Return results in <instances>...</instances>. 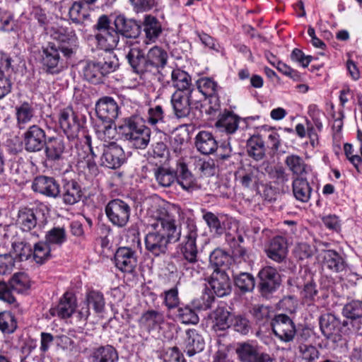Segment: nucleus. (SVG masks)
Instances as JSON below:
<instances>
[{
	"mask_svg": "<svg viewBox=\"0 0 362 362\" xmlns=\"http://www.w3.org/2000/svg\"><path fill=\"white\" fill-rule=\"evenodd\" d=\"M180 209L166 205L163 202L154 203L148 211V233L145 236L146 250L154 257L167 253L170 243L180 240L182 228L177 220Z\"/></svg>",
	"mask_w": 362,
	"mask_h": 362,
	"instance_id": "1",
	"label": "nucleus"
},
{
	"mask_svg": "<svg viewBox=\"0 0 362 362\" xmlns=\"http://www.w3.org/2000/svg\"><path fill=\"white\" fill-rule=\"evenodd\" d=\"M119 128L123 131L125 139L136 148L144 149L148 146L151 129L144 124L141 116L135 115L124 119Z\"/></svg>",
	"mask_w": 362,
	"mask_h": 362,
	"instance_id": "2",
	"label": "nucleus"
},
{
	"mask_svg": "<svg viewBox=\"0 0 362 362\" xmlns=\"http://www.w3.org/2000/svg\"><path fill=\"white\" fill-rule=\"evenodd\" d=\"M47 223V217L38 209L21 208L17 214L16 224L23 232L37 238Z\"/></svg>",
	"mask_w": 362,
	"mask_h": 362,
	"instance_id": "3",
	"label": "nucleus"
},
{
	"mask_svg": "<svg viewBox=\"0 0 362 362\" xmlns=\"http://www.w3.org/2000/svg\"><path fill=\"white\" fill-rule=\"evenodd\" d=\"M105 211L109 221L115 226L122 228L129 222L131 208L122 199H115L110 201Z\"/></svg>",
	"mask_w": 362,
	"mask_h": 362,
	"instance_id": "4",
	"label": "nucleus"
},
{
	"mask_svg": "<svg viewBox=\"0 0 362 362\" xmlns=\"http://www.w3.org/2000/svg\"><path fill=\"white\" fill-rule=\"evenodd\" d=\"M126 57L134 72L141 76L149 73H154L147 55L145 54L144 50L139 46L136 45L129 47Z\"/></svg>",
	"mask_w": 362,
	"mask_h": 362,
	"instance_id": "5",
	"label": "nucleus"
},
{
	"mask_svg": "<svg viewBox=\"0 0 362 362\" xmlns=\"http://www.w3.org/2000/svg\"><path fill=\"white\" fill-rule=\"evenodd\" d=\"M197 226L193 221H188L186 228L183 231V239L180 245V250L185 260L194 259V257H197Z\"/></svg>",
	"mask_w": 362,
	"mask_h": 362,
	"instance_id": "6",
	"label": "nucleus"
},
{
	"mask_svg": "<svg viewBox=\"0 0 362 362\" xmlns=\"http://www.w3.org/2000/svg\"><path fill=\"white\" fill-rule=\"evenodd\" d=\"M59 123L68 139H73L78 136L81 124L77 113L71 107H66L60 110Z\"/></svg>",
	"mask_w": 362,
	"mask_h": 362,
	"instance_id": "7",
	"label": "nucleus"
},
{
	"mask_svg": "<svg viewBox=\"0 0 362 362\" xmlns=\"http://www.w3.org/2000/svg\"><path fill=\"white\" fill-rule=\"evenodd\" d=\"M23 137L25 149L30 153L40 151L47 141L45 130L35 124L30 126Z\"/></svg>",
	"mask_w": 362,
	"mask_h": 362,
	"instance_id": "8",
	"label": "nucleus"
},
{
	"mask_svg": "<svg viewBox=\"0 0 362 362\" xmlns=\"http://www.w3.org/2000/svg\"><path fill=\"white\" fill-rule=\"evenodd\" d=\"M100 158L101 165L108 168L116 169L122 165L125 160V155L121 146L115 142L104 144Z\"/></svg>",
	"mask_w": 362,
	"mask_h": 362,
	"instance_id": "9",
	"label": "nucleus"
},
{
	"mask_svg": "<svg viewBox=\"0 0 362 362\" xmlns=\"http://www.w3.org/2000/svg\"><path fill=\"white\" fill-rule=\"evenodd\" d=\"M259 286L262 294L266 295L274 291L281 284V276L277 270L272 267L262 268L258 274Z\"/></svg>",
	"mask_w": 362,
	"mask_h": 362,
	"instance_id": "10",
	"label": "nucleus"
},
{
	"mask_svg": "<svg viewBox=\"0 0 362 362\" xmlns=\"http://www.w3.org/2000/svg\"><path fill=\"white\" fill-rule=\"evenodd\" d=\"M272 327L274 334L280 339H293L296 332L294 322L285 314L275 315Z\"/></svg>",
	"mask_w": 362,
	"mask_h": 362,
	"instance_id": "11",
	"label": "nucleus"
},
{
	"mask_svg": "<svg viewBox=\"0 0 362 362\" xmlns=\"http://www.w3.org/2000/svg\"><path fill=\"white\" fill-rule=\"evenodd\" d=\"M192 91L176 90L171 96V104L176 117H187L191 111Z\"/></svg>",
	"mask_w": 362,
	"mask_h": 362,
	"instance_id": "12",
	"label": "nucleus"
},
{
	"mask_svg": "<svg viewBox=\"0 0 362 362\" xmlns=\"http://www.w3.org/2000/svg\"><path fill=\"white\" fill-rule=\"evenodd\" d=\"M208 282L218 297L228 296L231 292V283L224 269H214Z\"/></svg>",
	"mask_w": 362,
	"mask_h": 362,
	"instance_id": "13",
	"label": "nucleus"
},
{
	"mask_svg": "<svg viewBox=\"0 0 362 362\" xmlns=\"http://www.w3.org/2000/svg\"><path fill=\"white\" fill-rule=\"evenodd\" d=\"M115 263L122 272L132 273L137 265L136 252L129 247H119L115 255Z\"/></svg>",
	"mask_w": 362,
	"mask_h": 362,
	"instance_id": "14",
	"label": "nucleus"
},
{
	"mask_svg": "<svg viewBox=\"0 0 362 362\" xmlns=\"http://www.w3.org/2000/svg\"><path fill=\"white\" fill-rule=\"evenodd\" d=\"M34 192L46 197L57 198L60 195V187L58 182L51 177L38 176L35 177L32 184Z\"/></svg>",
	"mask_w": 362,
	"mask_h": 362,
	"instance_id": "15",
	"label": "nucleus"
},
{
	"mask_svg": "<svg viewBox=\"0 0 362 362\" xmlns=\"http://www.w3.org/2000/svg\"><path fill=\"white\" fill-rule=\"evenodd\" d=\"M95 112L102 122H114L118 116L119 107L112 98L105 96L97 102Z\"/></svg>",
	"mask_w": 362,
	"mask_h": 362,
	"instance_id": "16",
	"label": "nucleus"
},
{
	"mask_svg": "<svg viewBox=\"0 0 362 362\" xmlns=\"http://www.w3.org/2000/svg\"><path fill=\"white\" fill-rule=\"evenodd\" d=\"M42 64L46 72L52 74L59 73L62 66L60 64L59 49L50 44L43 48Z\"/></svg>",
	"mask_w": 362,
	"mask_h": 362,
	"instance_id": "17",
	"label": "nucleus"
},
{
	"mask_svg": "<svg viewBox=\"0 0 362 362\" xmlns=\"http://www.w3.org/2000/svg\"><path fill=\"white\" fill-rule=\"evenodd\" d=\"M76 308V298L71 293L66 292L61 298L58 305L50 308L49 313L52 316L65 319L71 316Z\"/></svg>",
	"mask_w": 362,
	"mask_h": 362,
	"instance_id": "18",
	"label": "nucleus"
},
{
	"mask_svg": "<svg viewBox=\"0 0 362 362\" xmlns=\"http://www.w3.org/2000/svg\"><path fill=\"white\" fill-rule=\"evenodd\" d=\"M261 175L258 168L250 165L240 168L236 174L242 186L249 189L258 187Z\"/></svg>",
	"mask_w": 362,
	"mask_h": 362,
	"instance_id": "19",
	"label": "nucleus"
},
{
	"mask_svg": "<svg viewBox=\"0 0 362 362\" xmlns=\"http://www.w3.org/2000/svg\"><path fill=\"white\" fill-rule=\"evenodd\" d=\"M230 316L229 312L223 307H218L210 315V318L212 320V329L217 334L218 337H224L228 332L227 329H230L228 318Z\"/></svg>",
	"mask_w": 362,
	"mask_h": 362,
	"instance_id": "20",
	"label": "nucleus"
},
{
	"mask_svg": "<svg viewBox=\"0 0 362 362\" xmlns=\"http://www.w3.org/2000/svg\"><path fill=\"white\" fill-rule=\"evenodd\" d=\"M115 29L117 34L126 37H136L140 33L139 24L133 19H129L124 16H117L114 21Z\"/></svg>",
	"mask_w": 362,
	"mask_h": 362,
	"instance_id": "21",
	"label": "nucleus"
},
{
	"mask_svg": "<svg viewBox=\"0 0 362 362\" xmlns=\"http://www.w3.org/2000/svg\"><path fill=\"white\" fill-rule=\"evenodd\" d=\"M197 83L199 92L204 96L209 97L210 103H212L213 100L214 105L211 107V109L214 111L218 110L220 103L217 96L218 89L217 83L210 78L204 77L199 79Z\"/></svg>",
	"mask_w": 362,
	"mask_h": 362,
	"instance_id": "22",
	"label": "nucleus"
},
{
	"mask_svg": "<svg viewBox=\"0 0 362 362\" xmlns=\"http://www.w3.org/2000/svg\"><path fill=\"white\" fill-rule=\"evenodd\" d=\"M266 252L269 259L278 263L284 262L288 253L287 243L285 238L281 236L274 238L266 250Z\"/></svg>",
	"mask_w": 362,
	"mask_h": 362,
	"instance_id": "23",
	"label": "nucleus"
},
{
	"mask_svg": "<svg viewBox=\"0 0 362 362\" xmlns=\"http://www.w3.org/2000/svg\"><path fill=\"white\" fill-rule=\"evenodd\" d=\"M195 146L201 153L209 155L216 151L218 143L211 132L201 131L195 137Z\"/></svg>",
	"mask_w": 362,
	"mask_h": 362,
	"instance_id": "24",
	"label": "nucleus"
},
{
	"mask_svg": "<svg viewBox=\"0 0 362 362\" xmlns=\"http://www.w3.org/2000/svg\"><path fill=\"white\" fill-rule=\"evenodd\" d=\"M143 26L145 33L144 42L146 44L155 42L162 33L163 29L160 23L153 16H145Z\"/></svg>",
	"mask_w": 362,
	"mask_h": 362,
	"instance_id": "25",
	"label": "nucleus"
},
{
	"mask_svg": "<svg viewBox=\"0 0 362 362\" xmlns=\"http://www.w3.org/2000/svg\"><path fill=\"white\" fill-rule=\"evenodd\" d=\"M176 173V180L182 188L188 192H192L200 188L197 180L189 171L187 165L180 163Z\"/></svg>",
	"mask_w": 362,
	"mask_h": 362,
	"instance_id": "26",
	"label": "nucleus"
},
{
	"mask_svg": "<svg viewBox=\"0 0 362 362\" xmlns=\"http://www.w3.org/2000/svg\"><path fill=\"white\" fill-rule=\"evenodd\" d=\"M45 156L49 160H59L65 151V144L62 137H49L45 144Z\"/></svg>",
	"mask_w": 362,
	"mask_h": 362,
	"instance_id": "27",
	"label": "nucleus"
},
{
	"mask_svg": "<svg viewBox=\"0 0 362 362\" xmlns=\"http://www.w3.org/2000/svg\"><path fill=\"white\" fill-rule=\"evenodd\" d=\"M62 196L65 204L73 205L78 203L83 196L80 185L74 180L65 182Z\"/></svg>",
	"mask_w": 362,
	"mask_h": 362,
	"instance_id": "28",
	"label": "nucleus"
},
{
	"mask_svg": "<svg viewBox=\"0 0 362 362\" xmlns=\"http://www.w3.org/2000/svg\"><path fill=\"white\" fill-rule=\"evenodd\" d=\"M95 40L99 48L105 52H110L117 47L119 41V35L115 29H112L106 32L97 33Z\"/></svg>",
	"mask_w": 362,
	"mask_h": 362,
	"instance_id": "29",
	"label": "nucleus"
},
{
	"mask_svg": "<svg viewBox=\"0 0 362 362\" xmlns=\"http://www.w3.org/2000/svg\"><path fill=\"white\" fill-rule=\"evenodd\" d=\"M320 257L322 258L323 265L332 271L339 272L345 267L343 258L333 250L322 251Z\"/></svg>",
	"mask_w": 362,
	"mask_h": 362,
	"instance_id": "30",
	"label": "nucleus"
},
{
	"mask_svg": "<svg viewBox=\"0 0 362 362\" xmlns=\"http://www.w3.org/2000/svg\"><path fill=\"white\" fill-rule=\"evenodd\" d=\"M17 125L19 129L25 128V126L30 122L35 117V110L32 103L24 102L15 108Z\"/></svg>",
	"mask_w": 362,
	"mask_h": 362,
	"instance_id": "31",
	"label": "nucleus"
},
{
	"mask_svg": "<svg viewBox=\"0 0 362 362\" xmlns=\"http://www.w3.org/2000/svg\"><path fill=\"white\" fill-rule=\"evenodd\" d=\"M295 198L301 202H308L310 198L312 189L306 179L296 177L292 183Z\"/></svg>",
	"mask_w": 362,
	"mask_h": 362,
	"instance_id": "32",
	"label": "nucleus"
},
{
	"mask_svg": "<svg viewBox=\"0 0 362 362\" xmlns=\"http://www.w3.org/2000/svg\"><path fill=\"white\" fill-rule=\"evenodd\" d=\"M171 81L177 90L194 91L191 77L185 71L180 69H174L171 73Z\"/></svg>",
	"mask_w": 362,
	"mask_h": 362,
	"instance_id": "33",
	"label": "nucleus"
},
{
	"mask_svg": "<svg viewBox=\"0 0 362 362\" xmlns=\"http://www.w3.org/2000/svg\"><path fill=\"white\" fill-rule=\"evenodd\" d=\"M97 137L110 144L111 142H115L117 132L114 122H103L100 124H97L95 128Z\"/></svg>",
	"mask_w": 362,
	"mask_h": 362,
	"instance_id": "34",
	"label": "nucleus"
},
{
	"mask_svg": "<svg viewBox=\"0 0 362 362\" xmlns=\"http://www.w3.org/2000/svg\"><path fill=\"white\" fill-rule=\"evenodd\" d=\"M284 163L293 175L302 177V176L308 173L307 164L303 158L298 155L291 154L286 156Z\"/></svg>",
	"mask_w": 362,
	"mask_h": 362,
	"instance_id": "35",
	"label": "nucleus"
},
{
	"mask_svg": "<svg viewBox=\"0 0 362 362\" xmlns=\"http://www.w3.org/2000/svg\"><path fill=\"white\" fill-rule=\"evenodd\" d=\"M83 74L84 78L93 83H102L105 76L98 61L87 62L83 69Z\"/></svg>",
	"mask_w": 362,
	"mask_h": 362,
	"instance_id": "36",
	"label": "nucleus"
},
{
	"mask_svg": "<svg viewBox=\"0 0 362 362\" xmlns=\"http://www.w3.org/2000/svg\"><path fill=\"white\" fill-rule=\"evenodd\" d=\"M247 153L256 160H262L265 155V147L262 139L259 136H253L247 144Z\"/></svg>",
	"mask_w": 362,
	"mask_h": 362,
	"instance_id": "37",
	"label": "nucleus"
},
{
	"mask_svg": "<svg viewBox=\"0 0 362 362\" xmlns=\"http://www.w3.org/2000/svg\"><path fill=\"white\" fill-rule=\"evenodd\" d=\"M146 55L154 72L157 71L160 67H163L167 63V52L157 46L152 47Z\"/></svg>",
	"mask_w": 362,
	"mask_h": 362,
	"instance_id": "38",
	"label": "nucleus"
},
{
	"mask_svg": "<svg viewBox=\"0 0 362 362\" xmlns=\"http://www.w3.org/2000/svg\"><path fill=\"white\" fill-rule=\"evenodd\" d=\"M117 360V353L112 346L99 347L93 353V362H116Z\"/></svg>",
	"mask_w": 362,
	"mask_h": 362,
	"instance_id": "39",
	"label": "nucleus"
},
{
	"mask_svg": "<svg viewBox=\"0 0 362 362\" xmlns=\"http://www.w3.org/2000/svg\"><path fill=\"white\" fill-rule=\"evenodd\" d=\"M154 176L160 186L168 187L175 181L176 173L170 168L158 167L154 169Z\"/></svg>",
	"mask_w": 362,
	"mask_h": 362,
	"instance_id": "40",
	"label": "nucleus"
},
{
	"mask_svg": "<svg viewBox=\"0 0 362 362\" xmlns=\"http://www.w3.org/2000/svg\"><path fill=\"white\" fill-rule=\"evenodd\" d=\"M52 37L62 43L75 44L77 37L74 30L70 27L59 26L53 28Z\"/></svg>",
	"mask_w": 362,
	"mask_h": 362,
	"instance_id": "41",
	"label": "nucleus"
},
{
	"mask_svg": "<svg viewBox=\"0 0 362 362\" xmlns=\"http://www.w3.org/2000/svg\"><path fill=\"white\" fill-rule=\"evenodd\" d=\"M337 326L338 321L334 315L325 313L321 315L320 318V327L326 338L329 339L332 337Z\"/></svg>",
	"mask_w": 362,
	"mask_h": 362,
	"instance_id": "42",
	"label": "nucleus"
},
{
	"mask_svg": "<svg viewBox=\"0 0 362 362\" xmlns=\"http://www.w3.org/2000/svg\"><path fill=\"white\" fill-rule=\"evenodd\" d=\"M9 284L12 291L21 293L29 289L30 280L25 272H18L10 279Z\"/></svg>",
	"mask_w": 362,
	"mask_h": 362,
	"instance_id": "43",
	"label": "nucleus"
},
{
	"mask_svg": "<svg viewBox=\"0 0 362 362\" xmlns=\"http://www.w3.org/2000/svg\"><path fill=\"white\" fill-rule=\"evenodd\" d=\"M66 240V233L63 227H54L45 235V242L50 245L61 246Z\"/></svg>",
	"mask_w": 362,
	"mask_h": 362,
	"instance_id": "44",
	"label": "nucleus"
},
{
	"mask_svg": "<svg viewBox=\"0 0 362 362\" xmlns=\"http://www.w3.org/2000/svg\"><path fill=\"white\" fill-rule=\"evenodd\" d=\"M236 353L243 362H255L258 356L257 349L247 342L240 343L236 349Z\"/></svg>",
	"mask_w": 362,
	"mask_h": 362,
	"instance_id": "45",
	"label": "nucleus"
},
{
	"mask_svg": "<svg viewBox=\"0 0 362 362\" xmlns=\"http://www.w3.org/2000/svg\"><path fill=\"white\" fill-rule=\"evenodd\" d=\"M216 127L228 134H233L238 127V119L232 114L223 115L216 122Z\"/></svg>",
	"mask_w": 362,
	"mask_h": 362,
	"instance_id": "46",
	"label": "nucleus"
},
{
	"mask_svg": "<svg viewBox=\"0 0 362 362\" xmlns=\"http://www.w3.org/2000/svg\"><path fill=\"white\" fill-rule=\"evenodd\" d=\"M164 321V315L163 313L150 310L141 315L139 322L141 325L146 327H151L160 325Z\"/></svg>",
	"mask_w": 362,
	"mask_h": 362,
	"instance_id": "47",
	"label": "nucleus"
},
{
	"mask_svg": "<svg viewBox=\"0 0 362 362\" xmlns=\"http://www.w3.org/2000/svg\"><path fill=\"white\" fill-rule=\"evenodd\" d=\"M104 76L116 71L119 67V60L112 52H107L103 58L98 61Z\"/></svg>",
	"mask_w": 362,
	"mask_h": 362,
	"instance_id": "48",
	"label": "nucleus"
},
{
	"mask_svg": "<svg viewBox=\"0 0 362 362\" xmlns=\"http://www.w3.org/2000/svg\"><path fill=\"white\" fill-rule=\"evenodd\" d=\"M197 311L191 303L190 305L179 308L177 310V317L182 323L197 324L199 322V317Z\"/></svg>",
	"mask_w": 362,
	"mask_h": 362,
	"instance_id": "49",
	"label": "nucleus"
},
{
	"mask_svg": "<svg viewBox=\"0 0 362 362\" xmlns=\"http://www.w3.org/2000/svg\"><path fill=\"white\" fill-rule=\"evenodd\" d=\"M32 257L37 264H43L50 257V246L46 242L35 244Z\"/></svg>",
	"mask_w": 362,
	"mask_h": 362,
	"instance_id": "50",
	"label": "nucleus"
},
{
	"mask_svg": "<svg viewBox=\"0 0 362 362\" xmlns=\"http://www.w3.org/2000/svg\"><path fill=\"white\" fill-rule=\"evenodd\" d=\"M88 305H91L95 313H102L105 308V298L103 294L97 291H90L87 293L85 300Z\"/></svg>",
	"mask_w": 362,
	"mask_h": 362,
	"instance_id": "51",
	"label": "nucleus"
},
{
	"mask_svg": "<svg viewBox=\"0 0 362 362\" xmlns=\"http://www.w3.org/2000/svg\"><path fill=\"white\" fill-rule=\"evenodd\" d=\"M342 314L345 317L352 320L362 318V302L354 300L346 304Z\"/></svg>",
	"mask_w": 362,
	"mask_h": 362,
	"instance_id": "52",
	"label": "nucleus"
},
{
	"mask_svg": "<svg viewBox=\"0 0 362 362\" xmlns=\"http://www.w3.org/2000/svg\"><path fill=\"white\" fill-rule=\"evenodd\" d=\"M230 261V256L221 249L214 250L209 256L210 264L216 269H223Z\"/></svg>",
	"mask_w": 362,
	"mask_h": 362,
	"instance_id": "53",
	"label": "nucleus"
},
{
	"mask_svg": "<svg viewBox=\"0 0 362 362\" xmlns=\"http://www.w3.org/2000/svg\"><path fill=\"white\" fill-rule=\"evenodd\" d=\"M235 284L243 292L252 291L255 288V279L249 273H241L235 277Z\"/></svg>",
	"mask_w": 362,
	"mask_h": 362,
	"instance_id": "54",
	"label": "nucleus"
},
{
	"mask_svg": "<svg viewBox=\"0 0 362 362\" xmlns=\"http://www.w3.org/2000/svg\"><path fill=\"white\" fill-rule=\"evenodd\" d=\"M17 327L14 316L10 312L0 313V329L4 333H13Z\"/></svg>",
	"mask_w": 362,
	"mask_h": 362,
	"instance_id": "55",
	"label": "nucleus"
},
{
	"mask_svg": "<svg viewBox=\"0 0 362 362\" xmlns=\"http://www.w3.org/2000/svg\"><path fill=\"white\" fill-rule=\"evenodd\" d=\"M70 18L76 23H81L84 21L88 16L87 10L83 7L82 3L76 1L69 8Z\"/></svg>",
	"mask_w": 362,
	"mask_h": 362,
	"instance_id": "56",
	"label": "nucleus"
},
{
	"mask_svg": "<svg viewBox=\"0 0 362 362\" xmlns=\"http://www.w3.org/2000/svg\"><path fill=\"white\" fill-rule=\"evenodd\" d=\"M147 115L146 121L152 126L164 122L165 112L163 107L160 105L149 107Z\"/></svg>",
	"mask_w": 362,
	"mask_h": 362,
	"instance_id": "57",
	"label": "nucleus"
},
{
	"mask_svg": "<svg viewBox=\"0 0 362 362\" xmlns=\"http://www.w3.org/2000/svg\"><path fill=\"white\" fill-rule=\"evenodd\" d=\"M214 300V296L210 292L206 291L200 297L194 299L191 303L192 307L197 310H206L211 307Z\"/></svg>",
	"mask_w": 362,
	"mask_h": 362,
	"instance_id": "58",
	"label": "nucleus"
},
{
	"mask_svg": "<svg viewBox=\"0 0 362 362\" xmlns=\"http://www.w3.org/2000/svg\"><path fill=\"white\" fill-rule=\"evenodd\" d=\"M12 248L16 255L19 257L20 260H27L32 257L33 248L28 243L23 241L13 242Z\"/></svg>",
	"mask_w": 362,
	"mask_h": 362,
	"instance_id": "59",
	"label": "nucleus"
},
{
	"mask_svg": "<svg viewBox=\"0 0 362 362\" xmlns=\"http://www.w3.org/2000/svg\"><path fill=\"white\" fill-rule=\"evenodd\" d=\"M184 269L185 272L192 277H197L201 274L204 269V263L197 257L192 260H185Z\"/></svg>",
	"mask_w": 362,
	"mask_h": 362,
	"instance_id": "60",
	"label": "nucleus"
},
{
	"mask_svg": "<svg viewBox=\"0 0 362 362\" xmlns=\"http://www.w3.org/2000/svg\"><path fill=\"white\" fill-rule=\"evenodd\" d=\"M203 219L206 223L211 231H214L217 234H222L224 231L221 220L212 212L207 211L203 215Z\"/></svg>",
	"mask_w": 362,
	"mask_h": 362,
	"instance_id": "61",
	"label": "nucleus"
},
{
	"mask_svg": "<svg viewBox=\"0 0 362 362\" xmlns=\"http://www.w3.org/2000/svg\"><path fill=\"white\" fill-rule=\"evenodd\" d=\"M314 248L305 243H297L293 249L294 257L298 260L303 261L310 258L314 254Z\"/></svg>",
	"mask_w": 362,
	"mask_h": 362,
	"instance_id": "62",
	"label": "nucleus"
},
{
	"mask_svg": "<svg viewBox=\"0 0 362 362\" xmlns=\"http://www.w3.org/2000/svg\"><path fill=\"white\" fill-rule=\"evenodd\" d=\"M15 264V259L11 254L0 255V274L6 275L11 273Z\"/></svg>",
	"mask_w": 362,
	"mask_h": 362,
	"instance_id": "63",
	"label": "nucleus"
},
{
	"mask_svg": "<svg viewBox=\"0 0 362 362\" xmlns=\"http://www.w3.org/2000/svg\"><path fill=\"white\" fill-rule=\"evenodd\" d=\"M251 313L257 322L267 321L270 317V309L263 305H255L251 310Z\"/></svg>",
	"mask_w": 362,
	"mask_h": 362,
	"instance_id": "64",
	"label": "nucleus"
}]
</instances>
